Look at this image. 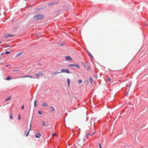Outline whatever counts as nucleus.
Returning a JSON list of instances; mask_svg holds the SVG:
<instances>
[{
  "mask_svg": "<svg viewBox=\"0 0 148 148\" xmlns=\"http://www.w3.org/2000/svg\"><path fill=\"white\" fill-rule=\"evenodd\" d=\"M45 17L44 15L42 14H38L34 16L32 19L33 20L37 21L43 19Z\"/></svg>",
  "mask_w": 148,
  "mask_h": 148,
  "instance_id": "f257e3e1",
  "label": "nucleus"
},
{
  "mask_svg": "<svg viewBox=\"0 0 148 148\" xmlns=\"http://www.w3.org/2000/svg\"><path fill=\"white\" fill-rule=\"evenodd\" d=\"M59 4L58 1H55L53 2H51L49 3H48V5L49 7H51L52 6H53L55 4Z\"/></svg>",
  "mask_w": 148,
  "mask_h": 148,
  "instance_id": "f03ea898",
  "label": "nucleus"
},
{
  "mask_svg": "<svg viewBox=\"0 0 148 148\" xmlns=\"http://www.w3.org/2000/svg\"><path fill=\"white\" fill-rule=\"evenodd\" d=\"M61 72L62 73H70L69 69H61Z\"/></svg>",
  "mask_w": 148,
  "mask_h": 148,
  "instance_id": "7ed1b4c3",
  "label": "nucleus"
},
{
  "mask_svg": "<svg viewBox=\"0 0 148 148\" xmlns=\"http://www.w3.org/2000/svg\"><path fill=\"white\" fill-rule=\"evenodd\" d=\"M14 36V35L10 34H7L4 35V37L6 38H8L9 37H13Z\"/></svg>",
  "mask_w": 148,
  "mask_h": 148,
  "instance_id": "20e7f679",
  "label": "nucleus"
},
{
  "mask_svg": "<svg viewBox=\"0 0 148 148\" xmlns=\"http://www.w3.org/2000/svg\"><path fill=\"white\" fill-rule=\"evenodd\" d=\"M61 72V69H58L57 71H55L53 73H51V74H58Z\"/></svg>",
  "mask_w": 148,
  "mask_h": 148,
  "instance_id": "39448f33",
  "label": "nucleus"
},
{
  "mask_svg": "<svg viewBox=\"0 0 148 148\" xmlns=\"http://www.w3.org/2000/svg\"><path fill=\"white\" fill-rule=\"evenodd\" d=\"M87 53L88 55L90 57L91 59H94V58L90 53L88 51H87Z\"/></svg>",
  "mask_w": 148,
  "mask_h": 148,
  "instance_id": "423d86ee",
  "label": "nucleus"
},
{
  "mask_svg": "<svg viewBox=\"0 0 148 148\" xmlns=\"http://www.w3.org/2000/svg\"><path fill=\"white\" fill-rule=\"evenodd\" d=\"M65 59L67 60H70L72 61L73 59L70 56H66L65 57Z\"/></svg>",
  "mask_w": 148,
  "mask_h": 148,
  "instance_id": "0eeeda50",
  "label": "nucleus"
},
{
  "mask_svg": "<svg viewBox=\"0 0 148 148\" xmlns=\"http://www.w3.org/2000/svg\"><path fill=\"white\" fill-rule=\"evenodd\" d=\"M63 8L64 9V10L66 11H68V10H69V8L68 7L64 5L63 7Z\"/></svg>",
  "mask_w": 148,
  "mask_h": 148,
  "instance_id": "6e6552de",
  "label": "nucleus"
},
{
  "mask_svg": "<svg viewBox=\"0 0 148 148\" xmlns=\"http://www.w3.org/2000/svg\"><path fill=\"white\" fill-rule=\"evenodd\" d=\"M85 68L87 70L90 69V67L87 65L85 64L84 65Z\"/></svg>",
  "mask_w": 148,
  "mask_h": 148,
  "instance_id": "1a4fd4ad",
  "label": "nucleus"
},
{
  "mask_svg": "<svg viewBox=\"0 0 148 148\" xmlns=\"http://www.w3.org/2000/svg\"><path fill=\"white\" fill-rule=\"evenodd\" d=\"M41 136V134L39 133H38L35 134V137L36 138H38L40 137Z\"/></svg>",
  "mask_w": 148,
  "mask_h": 148,
  "instance_id": "9d476101",
  "label": "nucleus"
},
{
  "mask_svg": "<svg viewBox=\"0 0 148 148\" xmlns=\"http://www.w3.org/2000/svg\"><path fill=\"white\" fill-rule=\"evenodd\" d=\"M50 111L52 112L54 111L55 109L54 108L53 106H51L50 107Z\"/></svg>",
  "mask_w": 148,
  "mask_h": 148,
  "instance_id": "9b49d317",
  "label": "nucleus"
},
{
  "mask_svg": "<svg viewBox=\"0 0 148 148\" xmlns=\"http://www.w3.org/2000/svg\"><path fill=\"white\" fill-rule=\"evenodd\" d=\"M42 106L43 107H46L48 106V105L47 103H44L42 104Z\"/></svg>",
  "mask_w": 148,
  "mask_h": 148,
  "instance_id": "f8f14e48",
  "label": "nucleus"
},
{
  "mask_svg": "<svg viewBox=\"0 0 148 148\" xmlns=\"http://www.w3.org/2000/svg\"><path fill=\"white\" fill-rule=\"evenodd\" d=\"M23 52H21L17 53L16 55V56L17 57H19L23 53Z\"/></svg>",
  "mask_w": 148,
  "mask_h": 148,
  "instance_id": "ddd939ff",
  "label": "nucleus"
},
{
  "mask_svg": "<svg viewBox=\"0 0 148 148\" xmlns=\"http://www.w3.org/2000/svg\"><path fill=\"white\" fill-rule=\"evenodd\" d=\"M43 9H44V8H35V10L37 11H39L41 10H42Z\"/></svg>",
  "mask_w": 148,
  "mask_h": 148,
  "instance_id": "4468645a",
  "label": "nucleus"
},
{
  "mask_svg": "<svg viewBox=\"0 0 148 148\" xmlns=\"http://www.w3.org/2000/svg\"><path fill=\"white\" fill-rule=\"evenodd\" d=\"M38 103V101L37 100H35L34 102V107H37V103Z\"/></svg>",
  "mask_w": 148,
  "mask_h": 148,
  "instance_id": "2eb2a0df",
  "label": "nucleus"
},
{
  "mask_svg": "<svg viewBox=\"0 0 148 148\" xmlns=\"http://www.w3.org/2000/svg\"><path fill=\"white\" fill-rule=\"evenodd\" d=\"M89 81H90V84H91L92 83V82H93V79L91 77H90L89 78Z\"/></svg>",
  "mask_w": 148,
  "mask_h": 148,
  "instance_id": "dca6fc26",
  "label": "nucleus"
},
{
  "mask_svg": "<svg viewBox=\"0 0 148 148\" xmlns=\"http://www.w3.org/2000/svg\"><path fill=\"white\" fill-rule=\"evenodd\" d=\"M62 11L61 9H59L57 11L55 12L54 13L56 14V13H58Z\"/></svg>",
  "mask_w": 148,
  "mask_h": 148,
  "instance_id": "f3484780",
  "label": "nucleus"
},
{
  "mask_svg": "<svg viewBox=\"0 0 148 148\" xmlns=\"http://www.w3.org/2000/svg\"><path fill=\"white\" fill-rule=\"evenodd\" d=\"M93 133L92 134H90L88 133L86 134L85 135V136L86 137H88L90 135L91 136H92L93 135Z\"/></svg>",
  "mask_w": 148,
  "mask_h": 148,
  "instance_id": "a211bd4d",
  "label": "nucleus"
},
{
  "mask_svg": "<svg viewBox=\"0 0 148 148\" xmlns=\"http://www.w3.org/2000/svg\"><path fill=\"white\" fill-rule=\"evenodd\" d=\"M74 66L76 67L77 69H79L80 68L79 65L78 64H75Z\"/></svg>",
  "mask_w": 148,
  "mask_h": 148,
  "instance_id": "6ab92c4d",
  "label": "nucleus"
},
{
  "mask_svg": "<svg viewBox=\"0 0 148 148\" xmlns=\"http://www.w3.org/2000/svg\"><path fill=\"white\" fill-rule=\"evenodd\" d=\"M38 113L40 115L42 113V112L40 110H38Z\"/></svg>",
  "mask_w": 148,
  "mask_h": 148,
  "instance_id": "aec40b11",
  "label": "nucleus"
},
{
  "mask_svg": "<svg viewBox=\"0 0 148 148\" xmlns=\"http://www.w3.org/2000/svg\"><path fill=\"white\" fill-rule=\"evenodd\" d=\"M75 66V64H69L68 65L69 66Z\"/></svg>",
  "mask_w": 148,
  "mask_h": 148,
  "instance_id": "412c9836",
  "label": "nucleus"
},
{
  "mask_svg": "<svg viewBox=\"0 0 148 148\" xmlns=\"http://www.w3.org/2000/svg\"><path fill=\"white\" fill-rule=\"evenodd\" d=\"M11 97V96H10L9 97H8L7 99H5V101H8L10 100V99Z\"/></svg>",
  "mask_w": 148,
  "mask_h": 148,
  "instance_id": "4be33fe9",
  "label": "nucleus"
},
{
  "mask_svg": "<svg viewBox=\"0 0 148 148\" xmlns=\"http://www.w3.org/2000/svg\"><path fill=\"white\" fill-rule=\"evenodd\" d=\"M10 51H6L5 52V54L6 55H8V54H10Z\"/></svg>",
  "mask_w": 148,
  "mask_h": 148,
  "instance_id": "5701e85b",
  "label": "nucleus"
},
{
  "mask_svg": "<svg viewBox=\"0 0 148 148\" xmlns=\"http://www.w3.org/2000/svg\"><path fill=\"white\" fill-rule=\"evenodd\" d=\"M42 125H43L44 126H45V121H42Z\"/></svg>",
  "mask_w": 148,
  "mask_h": 148,
  "instance_id": "b1692460",
  "label": "nucleus"
},
{
  "mask_svg": "<svg viewBox=\"0 0 148 148\" xmlns=\"http://www.w3.org/2000/svg\"><path fill=\"white\" fill-rule=\"evenodd\" d=\"M31 125H30V128L29 129V131H28V132H27V134H26V136H28V134L29 133V130L31 129Z\"/></svg>",
  "mask_w": 148,
  "mask_h": 148,
  "instance_id": "393cba45",
  "label": "nucleus"
},
{
  "mask_svg": "<svg viewBox=\"0 0 148 148\" xmlns=\"http://www.w3.org/2000/svg\"><path fill=\"white\" fill-rule=\"evenodd\" d=\"M67 82H68V86L69 87V86L70 81H69V79L68 78L67 79Z\"/></svg>",
  "mask_w": 148,
  "mask_h": 148,
  "instance_id": "a878e982",
  "label": "nucleus"
},
{
  "mask_svg": "<svg viewBox=\"0 0 148 148\" xmlns=\"http://www.w3.org/2000/svg\"><path fill=\"white\" fill-rule=\"evenodd\" d=\"M11 79V78L10 76H8L7 77L6 79V80H9Z\"/></svg>",
  "mask_w": 148,
  "mask_h": 148,
  "instance_id": "bb28decb",
  "label": "nucleus"
},
{
  "mask_svg": "<svg viewBox=\"0 0 148 148\" xmlns=\"http://www.w3.org/2000/svg\"><path fill=\"white\" fill-rule=\"evenodd\" d=\"M82 81L81 79H79L78 81V83L79 84H80L81 83H82Z\"/></svg>",
  "mask_w": 148,
  "mask_h": 148,
  "instance_id": "cd10ccee",
  "label": "nucleus"
},
{
  "mask_svg": "<svg viewBox=\"0 0 148 148\" xmlns=\"http://www.w3.org/2000/svg\"><path fill=\"white\" fill-rule=\"evenodd\" d=\"M18 71V70H14L12 71V72H15L16 71Z\"/></svg>",
  "mask_w": 148,
  "mask_h": 148,
  "instance_id": "c85d7f7f",
  "label": "nucleus"
},
{
  "mask_svg": "<svg viewBox=\"0 0 148 148\" xmlns=\"http://www.w3.org/2000/svg\"><path fill=\"white\" fill-rule=\"evenodd\" d=\"M60 46H62L64 45L63 44V43L61 42L60 44L59 45Z\"/></svg>",
  "mask_w": 148,
  "mask_h": 148,
  "instance_id": "c756f323",
  "label": "nucleus"
},
{
  "mask_svg": "<svg viewBox=\"0 0 148 148\" xmlns=\"http://www.w3.org/2000/svg\"><path fill=\"white\" fill-rule=\"evenodd\" d=\"M10 114H11V116H10V118L11 119H13V118H12V113H10Z\"/></svg>",
  "mask_w": 148,
  "mask_h": 148,
  "instance_id": "7c9ffc66",
  "label": "nucleus"
},
{
  "mask_svg": "<svg viewBox=\"0 0 148 148\" xmlns=\"http://www.w3.org/2000/svg\"><path fill=\"white\" fill-rule=\"evenodd\" d=\"M99 145L100 148H102L101 144L99 143Z\"/></svg>",
  "mask_w": 148,
  "mask_h": 148,
  "instance_id": "2f4dec72",
  "label": "nucleus"
},
{
  "mask_svg": "<svg viewBox=\"0 0 148 148\" xmlns=\"http://www.w3.org/2000/svg\"><path fill=\"white\" fill-rule=\"evenodd\" d=\"M108 80V81L109 82H110L111 80V79L110 78H108V79H107Z\"/></svg>",
  "mask_w": 148,
  "mask_h": 148,
  "instance_id": "473e14b6",
  "label": "nucleus"
},
{
  "mask_svg": "<svg viewBox=\"0 0 148 148\" xmlns=\"http://www.w3.org/2000/svg\"><path fill=\"white\" fill-rule=\"evenodd\" d=\"M56 134L55 133H53V134H52V136H56Z\"/></svg>",
  "mask_w": 148,
  "mask_h": 148,
  "instance_id": "72a5a7b5",
  "label": "nucleus"
},
{
  "mask_svg": "<svg viewBox=\"0 0 148 148\" xmlns=\"http://www.w3.org/2000/svg\"><path fill=\"white\" fill-rule=\"evenodd\" d=\"M20 118H21V116H20V114H19V117H18V119L20 120Z\"/></svg>",
  "mask_w": 148,
  "mask_h": 148,
  "instance_id": "f704fd0d",
  "label": "nucleus"
},
{
  "mask_svg": "<svg viewBox=\"0 0 148 148\" xmlns=\"http://www.w3.org/2000/svg\"><path fill=\"white\" fill-rule=\"evenodd\" d=\"M24 108V105H23L21 107V109L23 110Z\"/></svg>",
  "mask_w": 148,
  "mask_h": 148,
  "instance_id": "c9c22d12",
  "label": "nucleus"
},
{
  "mask_svg": "<svg viewBox=\"0 0 148 148\" xmlns=\"http://www.w3.org/2000/svg\"><path fill=\"white\" fill-rule=\"evenodd\" d=\"M9 64H8L6 66V67H8L9 66Z\"/></svg>",
  "mask_w": 148,
  "mask_h": 148,
  "instance_id": "e433bc0d",
  "label": "nucleus"
},
{
  "mask_svg": "<svg viewBox=\"0 0 148 148\" xmlns=\"http://www.w3.org/2000/svg\"><path fill=\"white\" fill-rule=\"evenodd\" d=\"M32 77L30 76H25L24 77Z\"/></svg>",
  "mask_w": 148,
  "mask_h": 148,
  "instance_id": "4c0bfd02",
  "label": "nucleus"
},
{
  "mask_svg": "<svg viewBox=\"0 0 148 148\" xmlns=\"http://www.w3.org/2000/svg\"><path fill=\"white\" fill-rule=\"evenodd\" d=\"M4 53H2L1 54V56H2L4 54Z\"/></svg>",
  "mask_w": 148,
  "mask_h": 148,
  "instance_id": "58836bf2",
  "label": "nucleus"
},
{
  "mask_svg": "<svg viewBox=\"0 0 148 148\" xmlns=\"http://www.w3.org/2000/svg\"><path fill=\"white\" fill-rule=\"evenodd\" d=\"M39 75H38V74L36 75V76L37 77H38L39 76Z\"/></svg>",
  "mask_w": 148,
  "mask_h": 148,
  "instance_id": "ea45409f",
  "label": "nucleus"
},
{
  "mask_svg": "<svg viewBox=\"0 0 148 148\" xmlns=\"http://www.w3.org/2000/svg\"><path fill=\"white\" fill-rule=\"evenodd\" d=\"M9 45H7L6 47H9Z\"/></svg>",
  "mask_w": 148,
  "mask_h": 148,
  "instance_id": "a19ab883",
  "label": "nucleus"
},
{
  "mask_svg": "<svg viewBox=\"0 0 148 148\" xmlns=\"http://www.w3.org/2000/svg\"><path fill=\"white\" fill-rule=\"evenodd\" d=\"M38 74H43V73H39Z\"/></svg>",
  "mask_w": 148,
  "mask_h": 148,
  "instance_id": "79ce46f5",
  "label": "nucleus"
},
{
  "mask_svg": "<svg viewBox=\"0 0 148 148\" xmlns=\"http://www.w3.org/2000/svg\"><path fill=\"white\" fill-rule=\"evenodd\" d=\"M121 74H123V73H121Z\"/></svg>",
  "mask_w": 148,
  "mask_h": 148,
  "instance_id": "37998d69",
  "label": "nucleus"
},
{
  "mask_svg": "<svg viewBox=\"0 0 148 148\" xmlns=\"http://www.w3.org/2000/svg\"><path fill=\"white\" fill-rule=\"evenodd\" d=\"M1 42H0V43H1Z\"/></svg>",
  "mask_w": 148,
  "mask_h": 148,
  "instance_id": "c03bdc74",
  "label": "nucleus"
}]
</instances>
